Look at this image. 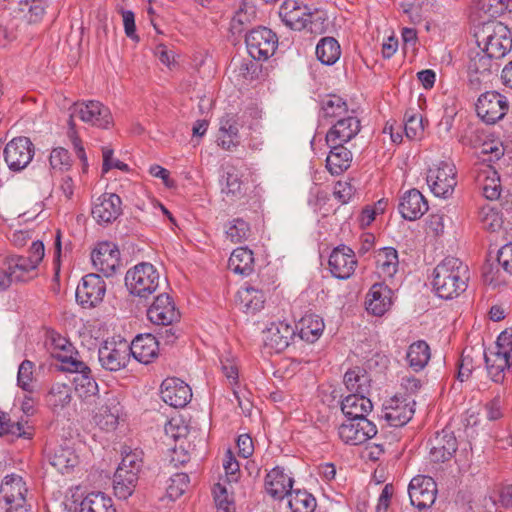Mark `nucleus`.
Masks as SVG:
<instances>
[{"mask_svg": "<svg viewBox=\"0 0 512 512\" xmlns=\"http://www.w3.org/2000/svg\"><path fill=\"white\" fill-rule=\"evenodd\" d=\"M121 412L122 407L118 397L108 392L101 401L94 421L101 429L111 431L117 427Z\"/></svg>", "mask_w": 512, "mask_h": 512, "instance_id": "20", "label": "nucleus"}, {"mask_svg": "<svg viewBox=\"0 0 512 512\" xmlns=\"http://www.w3.org/2000/svg\"><path fill=\"white\" fill-rule=\"evenodd\" d=\"M347 112V103L337 95H328L322 100L321 116L324 119H340L346 117Z\"/></svg>", "mask_w": 512, "mask_h": 512, "instance_id": "47", "label": "nucleus"}, {"mask_svg": "<svg viewBox=\"0 0 512 512\" xmlns=\"http://www.w3.org/2000/svg\"><path fill=\"white\" fill-rule=\"evenodd\" d=\"M227 239L233 243H240L250 236L249 224L241 218L228 222L225 228Z\"/></svg>", "mask_w": 512, "mask_h": 512, "instance_id": "52", "label": "nucleus"}, {"mask_svg": "<svg viewBox=\"0 0 512 512\" xmlns=\"http://www.w3.org/2000/svg\"><path fill=\"white\" fill-rule=\"evenodd\" d=\"M392 290L383 283H375L366 298V309L375 316L384 315L392 305Z\"/></svg>", "mask_w": 512, "mask_h": 512, "instance_id": "27", "label": "nucleus"}, {"mask_svg": "<svg viewBox=\"0 0 512 512\" xmlns=\"http://www.w3.org/2000/svg\"><path fill=\"white\" fill-rule=\"evenodd\" d=\"M253 252L245 247L236 248L228 261L231 271L242 276H248L253 271Z\"/></svg>", "mask_w": 512, "mask_h": 512, "instance_id": "38", "label": "nucleus"}, {"mask_svg": "<svg viewBox=\"0 0 512 512\" xmlns=\"http://www.w3.org/2000/svg\"><path fill=\"white\" fill-rule=\"evenodd\" d=\"M293 479L281 467H275L265 477L266 492L274 499H282L292 491Z\"/></svg>", "mask_w": 512, "mask_h": 512, "instance_id": "30", "label": "nucleus"}, {"mask_svg": "<svg viewBox=\"0 0 512 512\" xmlns=\"http://www.w3.org/2000/svg\"><path fill=\"white\" fill-rule=\"evenodd\" d=\"M356 188L347 181H338L333 190L334 197L341 203H348L355 195Z\"/></svg>", "mask_w": 512, "mask_h": 512, "instance_id": "63", "label": "nucleus"}, {"mask_svg": "<svg viewBox=\"0 0 512 512\" xmlns=\"http://www.w3.org/2000/svg\"><path fill=\"white\" fill-rule=\"evenodd\" d=\"M68 509L70 512H116L112 499L102 492L89 493L79 504L74 502Z\"/></svg>", "mask_w": 512, "mask_h": 512, "instance_id": "32", "label": "nucleus"}, {"mask_svg": "<svg viewBox=\"0 0 512 512\" xmlns=\"http://www.w3.org/2000/svg\"><path fill=\"white\" fill-rule=\"evenodd\" d=\"M344 384L352 394L369 393L370 378L366 371L356 367L345 373Z\"/></svg>", "mask_w": 512, "mask_h": 512, "instance_id": "43", "label": "nucleus"}, {"mask_svg": "<svg viewBox=\"0 0 512 512\" xmlns=\"http://www.w3.org/2000/svg\"><path fill=\"white\" fill-rule=\"evenodd\" d=\"M91 213L100 224L112 223L122 213V200L115 193H104L93 202Z\"/></svg>", "mask_w": 512, "mask_h": 512, "instance_id": "19", "label": "nucleus"}, {"mask_svg": "<svg viewBox=\"0 0 512 512\" xmlns=\"http://www.w3.org/2000/svg\"><path fill=\"white\" fill-rule=\"evenodd\" d=\"M377 434L376 425L367 418L349 419L338 428L339 438L349 445H360Z\"/></svg>", "mask_w": 512, "mask_h": 512, "instance_id": "13", "label": "nucleus"}, {"mask_svg": "<svg viewBox=\"0 0 512 512\" xmlns=\"http://www.w3.org/2000/svg\"><path fill=\"white\" fill-rule=\"evenodd\" d=\"M213 493L217 512H235V504L229 498V494L225 486L220 483L216 484Z\"/></svg>", "mask_w": 512, "mask_h": 512, "instance_id": "59", "label": "nucleus"}, {"mask_svg": "<svg viewBox=\"0 0 512 512\" xmlns=\"http://www.w3.org/2000/svg\"><path fill=\"white\" fill-rule=\"evenodd\" d=\"M340 55V45L333 37L322 38L316 46V56L322 64L333 65Z\"/></svg>", "mask_w": 512, "mask_h": 512, "instance_id": "42", "label": "nucleus"}, {"mask_svg": "<svg viewBox=\"0 0 512 512\" xmlns=\"http://www.w3.org/2000/svg\"><path fill=\"white\" fill-rule=\"evenodd\" d=\"M427 184L436 197L448 198L457 184L455 166L446 161L433 164L427 172Z\"/></svg>", "mask_w": 512, "mask_h": 512, "instance_id": "7", "label": "nucleus"}, {"mask_svg": "<svg viewBox=\"0 0 512 512\" xmlns=\"http://www.w3.org/2000/svg\"><path fill=\"white\" fill-rule=\"evenodd\" d=\"M255 17L256 6L254 0H243L231 20V29L234 32H241L243 26L251 23Z\"/></svg>", "mask_w": 512, "mask_h": 512, "instance_id": "46", "label": "nucleus"}, {"mask_svg": "<svg viewBox=\"0 0 512 512\" xmlns=\"http://www.w3.org/2000/svg\"><path fill=\"white\" fill-rule=\"evenodd\" d=\"M366 394H350L342 400L341 410L347 418H366V415L371 412L373 405Z\"/></svg>", "mask_w": 512, "mask_h": 512, "instance_id": "34", "label": "nucleus"}, {"mask_svg": "<svg viewBox=\"0 0 512 512\" xmlns=\"http://www.w3.org/2000/svg\"><path fill=\"white\" fill-rule=\"evenodd\" d=\"M148 319L155 325L169 326L180 319L173 299L166 293L158 295L147 310Z\"/></svg>", "mask_w": 512, "mask_h": 512, "instance_id": "17", "label": "nucleus"}, {"mask_svg": "<svg viewBox=\"0 0 512 512\" xmlns=\"http://www.w3.org/2000/svg\"><path fill=\"white\" fill-rule=\"evenodd\" d=\"M398 209L404 219L414 221L428 211V202L420 191L411 189L401 197Z\"/></svg>", "mask_w": 512, "mask_h": 512, "instance_id": "25", "label": "nucleus"}, {"mask_svg": "<svg viewBox=\"0 0 512 512\" xmlns=\"http://www.w3.org/2000/svg\"><path fill=\"white\" fill-rule=\"evenodd\" d=\"M49 349L51 355L62 362L61 358H65V356H69L68 353L71 351L70 342L60 334L56 332H51L48 335Z\"/></svg>", "mask_w": 512, "mask_h": 512, "instance_id": "53", "label": "nucleus"}, {"mask_svg": "<svg viewBox=\"0 0 512 512\" xmlns=\"http://www.w3.org/2000/svg\"><path fill=\"white\" fill-rule=\"evenodd\" d=\"M429 457L435 463L450 460L458 449L454 433L449 429L436 432L428 441Z\"/></svg>", "mask_w": 512, "mask_h": 512, "instance_id": "16", "label": "nucleus"}, {"mask_svg": "<svg viewBox=\"0 0 512 512\" xmlns=\"http://www.w3.org/2000/svg\"><path fill=\"white\" fill-rule=\"evenodd\" d=\"M404 130L407 138L411 140L420 139L424 131L422 117L420 115L408 116L406 114Z\"/></svg>", "mask_w": 512, "mask_h": 512, "instance_id": "62", "label": "nucleus"}, {"mask_svg": "<svg viewBox=\"0 0 512 512\" xmlns=\"http://www.w3.org/2000/svg\"><path fill=\"white\" fill-rule=\"evenodd\" d=\"M378 273L386 278H392L398 270L399 260L397 250L393 247H384L376 255Z\"/></svg>", "mask_w": 512, "mask_h": 512, "instance_id": "40", "label": "nucleus"}, {"mask_svg": "<svg viewBox=\"0 0 512 512\" xmlns=\"http://www.w3.org/2000/svg\"><path fill=\"white\" fill-rule=\"evenodd\" d=\"M78 462V455L68 446H59L50 456V464L62 474L69 472Z\"/></svg>", "mask_w": 512, "mask_h": 512, "instance_id": "41", "label": "nucleus"}, {"mask_svg": "<svg viewBox=\"0 0 512 512\" xmlns=\"http://www.w3.org/2000/svg\"><path fill=\"white\" fill-rule=\"evenodd\" d=\"M512 0H476L477 11L485 16L487 20L502 15L510 6Z\"/></svg>", "mask_w": 512, "mask_h": 512, "instance_id": "51", "label": "nucleus"}, {"mask_svg": "<svg viewBox=\"0 0 512 512\" xmlns=\"http://www.w3.org/2000/svg\"><path fill=\"white\" fill-rule=\"evenodd\" d=\"M474 36L478 48L498 60L512 49L510 29L502 22L487 20L476 27Z\"/></svg>", "mask_w": 512, "mask_h": 512, "instance_id": "2", "label": "nucleus"}, {"mask_svg": "<svg viewBox=\"0 0 512 512\" xmlns=\"http://www.w3.org/2000/svg\"><path fill=\"white\" fill-rule=\"evenodd\" d=\"M414 404V401L411 404L405 400L392 399L390 404L385 407L384 418L390 426L401 427L412 419Z\"/></svg>", "mask_w": 512, "mask_h": 512, "instance_id": "35", "label": "nucleus"}, {"mask_svg": "<svg viewBox=\"0 0 512 512\" xmlns=\"http://www.w3.org/2000/svg\"><path fill=\"white\" fill-rule=\"evenodd\" d=\"M129 357V343L125 340H106L98 350L101 367L111 372L125 368L129 362Z\"/></svg>", "mask_w": 512, "mask_h": 512, "instance_id": "10", "label": "nucleus"}, {"mask_svg": "<svg viewBox=\"0 0 512 512\" xmlns=\"http://www.w3.org/2000/svg\"><path fill=\"white\" fill-rule=\"evenodd\" d=\"M497 60L498 59L492 57L489 53L480 50L475 56L471 57L469 70L481 75L490 74L493 70H498Z\"/></svg>", "mask_w": 512, "mask_h": 512, "instance_id": "50", "label": "nucleus"}, {"mask_svg": "<svg viewBox=\"0 0 512 512\" xmlns=\"http://www.w3.org/2000/svg\"><path fill=\"white\" fill-rule=\"evenodd\" d=\"M26 493L27 488L20 476L12 474L3 479L0 486V495L8 507L25 504Z\"/></svg>", "mask_w": 512, "mask_h": 512, "instance_id": "29", "label": "nucleus"}, {"mask_svg": "<svg viewBox=\"0 0 512 512\" xmlns=\"http://www.w3.org/2000/svg\"><path fill=\"white\" fill-rule=\"evenodd\" d=\"M91 260L94 267L108 277L119 266V251L114 244L103 242L93 250Z\"/></svg>", "mask_w": 512, "mask_h": 512, "instance_id": "24", "label": "nucleus"}, {"mask_svg": "<svg viewBox=\"0 0 512 512\" xmlns=\"http://www.w3.org/2000/svg\"><path fill=\"white\" fill-rule=\"evenodd\" d=\"M49 163L54 171H68L71 167V158L68 150L62 147L54 148L50 153Z\"/></svg>", "mask_w": 512, "mask_h": 512, "instance_id": "56", "label": "nucleus"}, {"mask_svg": "<svg viewBox=\"0 0 512 512\" xmlns=\"http://www.w3.org/2000/svg\"><path fill=\"white\" fill-rule=\"evenodd\" d=\"M288 505L292 512H314L316 499L307 491L295 490L288 495Z\"/></svg>", "mask_w": 512, "mask_h": 512, "instance_id": "48", "label": "nucleus"}, {"mask_svg": "<svg viewBox=\"0 0 512 512\" xmlns=\"http://www.w3.org/2000/svg\"><path fill=\"white\" fill-rule=\"evenodd\" d=\"M469 269L460 259L446 257L433 272V289L442 299H453L467 289Z\"/></svg>", "mask_w": 512, "mask_h": 512, "instance_id": "1", "label": "nucleus"}, {"mask_svg": "<svg viewBox=\"0 0 512 512\" xmlns=\"http://www.w3.org/2000/svg\"><path fill=\"white\" fill-rule=\"evenodd\" d=\"M505 274L508 275L498 261L496 265L488 264L483 267L484 281L494 287L506 283Z\"/></svg>", "mask_w": 512, "mask_h": 512, "instance_id": "57", "label": "nucleus"}, {"mask_svg": "<svg viewBox=\"0 0 512 512\" xmlns=\"http://www.w3.org/2000/svg\"><path fill=\"white\" fill-rule=\"evenodd\" d=\"M498 262L508 276H512V242L505 244L498 251Z\"/></svg>", "mask_w": 512, "mask_h": 512, "instance_id": "64", "label": "nucleus"}, {"mask_svg": "<svg viewBox=\"0 0 512 512\" xmlns=\"http://www.w3.org/2000/svg\"><path fill=\"white\" fill-rule=\"evenodd\" d=\"M160 275L150 263H140L129 269L125 276V284L131 294L147 298L159 286Z\"/></svg>", "mask_w": 512, "mask_h": 512, "instance_id": "6", "label": "nucleus"}, {"mask_svg": "<svg viewBox=\"0 0 512 512\" xmlns=\"http://www.w3.org/2000/svg\"><path fill=\"white\" fill-rule=\"evenodd\" d=\"M263 333L265 346L276 353L285 350L296 336L295 329L285 322H273Z\"/></svg>", "mask_w": 512, "mask_h": 512, "instance_id": "22", "label": "nucleus"}, {"mask_svg": "<svg viewBox=\"0 0 512 512\" xmlns=\"http://www.w3.org/2000/svg\"><path fill=\"white\" fill-rule=\"evenodd\" d=\"M279 17L293 30L307 29L313 34L325 32L326 18L319 13H312L310 8L297 0H286L280 6Z\"/></svg>", "mask_w": 512, "mask_h": 512, "instance_id": "3", "label": "nucleus"}, {"mask_svg": "<svg viewBox=\"0 0 512 512\" xmlns=\"http://www.w3.org/2000/svg\"><path fill=\"white\" fill-rule=\"evenodd\" d=\"M430 357V347L423 340H419L412 343L408 347V351L406 354V359L409 364V367L415 372H419L422 369H424L425 366L428 364Z\"/></svg>", "mask_w": 512, "mask_h": 512, "instance_id": "39", "label": "nucleus"}, {"mask_svg": "<svg viewBox=\"0 0 512 512\" xmlns=\"http://www.w3.org/2000/svg\"><path fill=\"white\" fill-rule=\"evenodd\" d=\"M141 450H123L122 460L119 464L113 479L114 492L117 498L127 499L132 495L138 480V473L141 470L142 461Z\"/></svg>", "mask_w": 512, "mask_h": 512, "instance_id": "4", "label": "nucleus"}, {"mask_svg": "<svg viewBox=\"0 0 512 512\" xmlns=\"http://www.w3.org/2000/svg\"><path fill=\"white\" fill-rule=\"evenodd\" d=\"M221 191L231 200L240 199L244 195L243 183L234 167L227 168L222 176Z\"/></svg>", "mask_w": 512, "mask_h": 512, "instance_id": "44", "label": "nucleus"}, {"mask_svg": "<svg viewBox=\"0 0 512 512\" xmlns=\"http://www.w3.org/2000/svg\"><path fill=\"white\" fill-rule=\"evenodd\" d=\"M33 368L34 364L29 360H24L18 368L17 383L25 391H32Z\"/></svg>", "mask_w": 512, "mask_h": 512, "instance_id": "60", "label": "nucleus"}, {"mask_svg": "<svg viewBox=\"0 0 512 512\" xmlns=\"http://www.w3.org/2000/svg\"><path fill=\"white\" fill-rule=\"evenodd\" d=\"M360 129V121L355 116L348 115L337 119L326 134V143L327 145L345 144L352 140Z\"/></svg>", "mask_w": 512, "mask_h": 512, "instance_id": "23", "label": "nucleus"}, {"mask_svg": "<svg viewBox=\"0 0 512 512\" xmlns=\"http://www.w3.org/2000/svg\"><path fill=\"white\" fill-rule=\"evenodd\" d=\"M505 274L508 275L498 261L496 265L488 264L483 267L484 281L494 287L506 283Z\"/></svg>", "mask_w": 512, "mask_h": 512, "instance_id": "58", "label": "nucleus"}, {"mask_svg": "<svg viewBox=\"0 0 512 512\" xmlns=\"http://www.w3.org/2000/svg\"><path fill=\"white\" fill-rule=\"evenodd\" d=\"M217 142L223 149L231 151L240 144L241 124L234 114H226L220 119Z\"/></svg>", "mask_w": 512, "mask_h": 512, "instance_id": "28", "label": "nucleus"}, {"mask_svg": "<svg viewBox=\"0 0 512 512\" xmlns=\"http://www.w3.org/2000/svg\"><path fill=\"white\" fill-rule=\"evenodd\" d=\"M330 152L326 159V167L331 174L339 175L350 167L352 153L344 144L328 145Z\"/></svg>", "mask_w": 512, "mask_h": 512, "instance_id": "36", "label": "nucleus"}, {"mask_svg": "<svg viewBox=\"0 0 512 512\" xmlns=\"http://www.w3.org/2000/svg\"><path fill=\"white\" fill-rule=\"evenodd\" d=\"M71 392L72 390L69 385L56 383L51 387L47 395V403L54 410L62 409L71 402Z\"/></svg>", "mask_w": 512, "mask_h": 512, "instance_id": "49", "label": "nucleus"}, {"mask_svg": "<svg viewBox=\"0 0 512 512\" xmlns=\"http://www.w3.org/2000/svg\"><path fill=\"white\" fill-rule=\"evenodd\" d=\"M159 342L152 334L137 335L129 344V353L144 364H149L158 356Z\"/></svg>", "mask_w": 512, "mask_h": 512, "instance_id": "26", "label": "nucleus"}, {"mask_svg": "<svg viewBox=\"0 0 512 512\" xmlns=\"http://www.w3.org/2000/svg\"><path fill=\"white\" fill-rule=\"evenodd\" d=\"M164 431L166 436L174 439L175 441H182L189 435L188 428L183 424L181 419L172 418L165 424Z\"/></svg>", "mask_w": 512, "mask_h": 512, "instance_id": "61", "label": "nucleus"}, {"mask_svg": "<svg viewBox=\"0 0 512 512\" xmlns=\"http://www.w3.org/2000/svg\"><path fill=\"white\" fill-rule=\"evenodd\" d=\"M62 359L61 369L67 372L76 373L73 379L75 390L82 398L96 395L98 392V384L91 376V369L82 361L65 356Z\"/></svg>", "mask_w": 512, "mask_h": 512, "instance_id": "11", "label": "nucleus"}, {"mask_svg": "<svg viewBox=\"0 0 512 512\" xmlns=\"http://www.w3.org/2000/svg\"><path fill=\"white\" fill-rule=\"evenodd\" d=\"M0 430L2 435H11L16 438L32 439L34 435V428L27 421H12L6 419L5 415L0 416Z\"/></svg>", "mask_w": 512, "mask_h": 512, "instance_id": "45", "label": "nucleus"}, {"mask_svg": "<svg viewBox=\"0 0 512 512\" xmlns=\"http://www.w3.org/2000/svg\"><path fill=\"white\" fill-rule=\"evenodd\" d=\"M161 399L174 408L185 407L192 398V391L188 384L179 378H166L160 387Z\"/></svg>", "mask_w": 512, "mask_h": 512, "instance_id": "18", "label": "nucleus"}, {"mask_svg": "<svg viewBox=\"0 0 512 512\" xmlns=\"http://www.w3.org/2000/svg\"><path fill=\"white\" fill-rule=\"evenodd\" d=\"M189 486V476L186 473H176L170 478L167 495L171 500L182 496Z\"/></svg>", "mask_w": 512, "mask_h": 512, "instance_id": "55", "label": "nucleus"}, {"mask_svg": "<svg viewBox=\"0 0 512 512\" xmlns=\"http://www.w3.org/2000/svg\"><path fill=\"white\" fill-rule=\"evenodd\" d=\"M69 128L74 130V117L82 122L101 129H108L113 124V117L108 107L97 100L77 101L69 108Z\"/></svg>", "mask_w": 512, "mask_h": 512, "instance_id": "5", "label": "nucleus"}, {"mask_svg": "<svg viewBox=\"0 0 512 512\" xmlns=\"http://www.w3.org/2000/svg\"><path fill=\"white\" fill-rule=\"evenodd\" d=\"M408 494L413 506L419 510L426 509L436 500V483L432 477L418 475L410 481Z\"/></svg>", "mask_w": 512, "mask_h": 512, "instance_id": "15", "label": "nucleus"}, {"mask_svg": "<svg viewBox=\"0 0 512 512\" xmlns=\"http://www.w3.org/2000/svg\"><path fill=\"white\" fill-rule=\"evenodd\" d=\"M245 42L249 55L255 60L262 61L275 53L278 38L271 29L258 27L246 35Z\"/></svg>", "mask_w": 512, "mask_h": 512, "instance_id": "9", "label": "nucleus"}, {"mask_svg": "<svg viewBox=\"0 0 512 512\" xmlns=\"http://www.w3.org/2000/svg\"><path fill=\"white\" fill-rule=\"evenodd\" d=\"M508 109L507 98L496 91L481 94L476 103L478 117L487 124H494L501 120Z\"/></svg>", "mask_w": 512, "mask_h": 512, "instance_id": "12", "label": "nucleus"}, {"mask_svg": "<svg viewBox=\"0 0 512 512\" xmlns=\"http://www.w3.org/2000/svg\"><path fill=\"white\" fill-rule=\"evenodd\" d=\"M324 322L317 315H305L297 325V336L306 342L314 343L319 339L324 330Z\"/></svg>", "mask_w": 512, "mask_h": 512, "instance_id": "37", "label": "nucleus"}, {"mask_svg": "<svg viewBox=\"0 0 512 512\" xmlns=\"http://www.w3.org/2000/svg\"><path fill=\"white\" fill-rule=\"evenodd\" d=\"M357 261L354 252L347 246L335 248L329 257V268L338 279H348L355 271Z\"/></svg>", "mask_w": 512, "mask_h": 512, "instance_id": "21", "label": "nucleus"}, {"mask_svg": "<svg viewBox=\"0 0 512 512\" xmlns=\"http://www.w3.org/2000/svg\"><path fill=\"white\" fill-rule=\"evenodd\" d=\"M266 292L262 288L246 286L238 290L236 302L240 310L245 313L255 314L264 307Z\"/></svg>", "mask_w": 512, "mask_h": 512, "instance_id": "33", "label": "nucleus"}, {"mask_svg": "<svg viewBox=\"0 0 512 512\" xmlns=\"http://www.w3.org/2000/svg\"><path fill=\"white\" fill-rule=\"evenodd\" d=\"M479 219L483 228L489 231H497L503 224V220L499 212L489 205L481 208L479 211Z\"/></svg>", "mask_w": 512, "mask_h": 512, "instance_id": "54", "label": "nucleus"}, {"mask_svg": "<svg viewBox=\"0 0 512 512\" xmlns=\"http://www.w3.org/2000/svg\"><path fill=\"white\" fill-rule=\"evenodd\" d=\"M35 146L28 137H16L9 141L4 150V161L12 172H21L32 161Z\"/></svg>", "mask_w": 512, "mask_h": 512, "instance_id": "8", "label": "nucleus"}, {"mask_svg": "<svg viewBox=\"0 0 512 512\" xmlns=\"http://www.w3.org/2000/svg\"><path fill=\"white\" fill-rule=\"evenodd\" d=\"M106 292L103 278L94 273L85 275L76 289V300L84 308H92L102 302Z\"/></svg>", "mask_w": 512, "mask_h": 512, "instance_id": "14", "label": "nucleus"}, {"mask_svg": "<svg viewBox=\"0 0 512 512\" xmlns=\"http://www.w3.org/2000/svg\"><path fill=\"white\" fill-rule=\"evenodd\" d=\"M486 368L489 377L495 383H503L505 379V370L510 367L512 360V348L502 352H492L484 354Z\"/></svg>", "mask_w": 512, "mask_h": 512, "instance_id": "31", "label": "nucleus"}]
</instances>
